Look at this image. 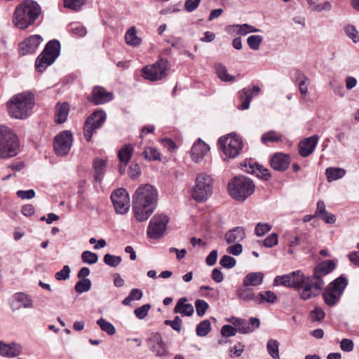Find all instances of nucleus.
<instances>
[{
    "label": "nucleus",
    "mask_w": 359,
    "mask_h": 359,
    "mask_svg": "<svg viewBox=\"0 0 359 359\" xmlns=\"http://www.w3.org/2000/svg\"><path fill=\"white\" fill-rule=\"evenodd\" d=\"M332 271H314L312 276H306L302 271L292 272L274 278L273 285H283L300 291L302 299L306 301L318 296L325 285L323 277Z\"/></svg>",
    "instance_id": "nucleus-1"
},
{
    "label": "nucleus",
    "mask_w": 359,
    "mask_h": 359,
    "mask_svg": "<svg viewBox=\"0 0 359 359\" xmlns=\"http://www.w3.org/2000/svg\"><path fill=\"white\" fill-rule=\"evenodd\" d=\"M158 191L151 184L140 185L133 196V212L135 219L142 222L149 219L157 206Z\"/></svg>",
    "instance_id": "nucleus-2"
},
{
    "label": "nucleus",
    "mask_w": 359,
    "mask_h": 359,
    "mask_svg": "<svg viewBox=\"0 0 359 359\" xmlns=\"http://www.w3.org/2000/svg\"><path fill=\"white\" fill-rule=\"evenodd\" d=\"M41 13L39 5L32 0H25L15 10L13 15L14 25L25 29L34 23Z\"/></svg>",
    "instance_id": "nucleus-3"
},
{
    "label": "nucleus",
    "mask_w": 359,
    "mask_h": 359,
    "mask_svg": "<svg viewBox=\"0 0 359 359\" xmlns=\"http://www.w3.org/2000/svg\"><path fill=\"white\" fill-rule=\"evenodd\" d=\"M34 104L33 94L24 92L12 97L7 102V109L12 118L25 119L31 114Z\"/></svg>",
    "instance_id": "nucleus-4"
},
{
    "label": "nucleus",
    "mask_w": 359,
    "mask_h": 359,
    "mask_svg": "<svg viewBox=\"0 0 359 359\" xmlns=\"http://www.w3.org/2000/svg\"><path fill=\"white\" fill-rule=\"evenodd\" d=\"M255 190L254 182L244 175L233 177L229 180L227 185V191L234 201L243 203L249 198Z\"/></svg>",
    "instance_id": "nucleus-5"
},
{
    "label": "nucleus",
    "mask_w": 359,
    "mask_h": 359,
    "mask_svg": "<svg viewBox=\"0 0 359 359\" xmlns=\"http://www.w3.org/2000/svg\"><path fill=\"white\" fill-rule=\"evenodd\" d=\"M18 147V140L13 130L0 125V158H8L16 156Z\"/></svg>",
    "instance_id": "nucleus-6"
},
{
    "label": "nucleus",
    "mask_w": 359,
    "mask_h": 359,
    "mask_svg": "<svg viewBox=\"0 0 359 359\" xmlns=\"http://www.w3.org/2000/svg\"><path fill=\"white\" fill-rule=\"evenodd\" d=\"M213 178L206 173L198 174L191 191L193 199L198 202H205L213 193Z\"/></svg>",
    "instance_id": "nucleus-7"
},
{
    "label": "nucleus",
    "mask_w": 359,
    "mask_h": 359,
    "mask_svg": "<svg viewBox=\"0 0 359 359\" xmlns=\"http://www.w3.org/2000/svg\"><path fill=\"white\" fill-rule=\"evenodd\" d=\"M60 51L59 41L57 40L50 41L36 60L35 66L37 71L42 72L47 67L53 64L59 56Z\"/></svg>",
    "instance_id": "nucleus-8"
},
{
    "label": "nucleus",
    "mask_w": 359,
    "mask_h": 359,
    "mask_svg": "<svg viewBox=\"0 0 359 359\" xmlns=\"http://www.w3.org/2000/svg\"><path fill=\"white\" fill-rule=\"evenodd\" d=\"M107 119V114L103 109L95 110L85 121L83 125V136L89 142L96 130L100 128Z\"/></svg>",
    "instance_id": "nucleus-9"
},
{
    "label": "nucleus",
    "mask_w": 359,
    "mask_h": 359,
    "mask_svg": "<svg viewBox=\"0 0 359 359\" xmlns=\"http://www.w3.org/2000/svg\"><path fill=\"white\" fill-rule=\"evenodd\" d=\"M169 69L168 60L161 57L154 64L144 67L142 72L145 79L156 81L164 79Z\"/></svg>",
    "instance_id": "nucleus-10"
},
{
    "label": "nucleus",
    "mask_w": 359,
    "mask_h": 359,
    "mask_svg": "<svg viewBox=\"0 0 359 359\" xmlns=\"http://www.w3.org/2000/svg\"><path fill=\"white\" fill-rule=\"evenodd\" d=\"M218 146L224 154L229 158H236L242 149V139L238 135H226L219 138Z\"/></svg>",
    "instance_id": "nucleus-11"
},
{
    "label": "nucleus",
    "mask_w": 359,
    "mask_h": 359,
    "mask_svg": "<svg viewBox=\"0 0 359 359\" xmlns=\"http://www.w3.org/2000/svg\"><path fill=\"white\" fill-rule=\"evenodd\" d=\"M170 219L164 214H156L150 220L147 230V235L151 239H159L166 233Z\"/></svg>",
    "instance_id": "nucleus-12"
},
{
    "label": "nucleus",
    "mask_w": 359,
    "mask_h": 359,
    "mask_svg": "<svg viewBox=\"0 0 359 359\" xmlns=\"http://www.w3.org/2000/svg\"><path fill=\"white\" fill-rule=\"evenodd\" d=\"M111 200L116 213L123 215L128 212L130 198L125 189L119 188L114 191L111 194Z\"/></svg>",
    "instance_id": "nucleus-13"
},
{
    "label": "nucleus",
    "mask_w": 359,
    "mask_h": 359,
    "mask_svg": "<svg viewBox=\"0 0 359 359\" xmlns=\"http://www.w3.org/2000/svg\"><path fill=\"white\" fill-rule=\"evenodd\" d=\"M114 99V93L108 92L104 87L94 86L91 93L87 97V100L94 105L107 103Z\"/></svg>",
    "instance_id": "nucleus-14"
},
{
    "label": "nucleus",
    "mask_w": 359,
    "mask_h": 359,
    "mask_svg": "<svg viewBox=\"0 0 359 359\" xmlns=\"http://www.w3.org/2000/svg\"><path fill=\"white\" fill-rule=\"evenodd\" d=\"M260 91V88L256 85L244 88L239 90L238 94L241 104L238 106V109L240 110H246L249 109L252 97L258 95Z\"/></svg>",
    "instance_id": "nucleus-15"
},
{
    "label": "nucleus",
    "mask_w": 359,
    "mask_h": 359,
    "mask_svg": "<svg viewBox=\"0 0 359 359\" xmlns=\"http://www.w3.org/2000/svg\"><path fill=\"white\" fill-rule=\"evenodd\" d=\"M149 349L157 357L165 356L168 353V347L163 341L161 335L158 332H154L151 334L147 340Z\"/></svg>",
    "instance_id": "nucleus-16"
},
{
    "label": "nucleus",
    "mask_w": 359,
    "mask_h": 359,
    "mask_svg": "<svg viewBox=\"0 0 359 359\" xmlns=\"http://www.w3.org/2000/svg\"><path fill=\"white\" fill-rule=\"evenodd\" d=\"M43 41V38L38 34L32 35L19 45V53L22 55L34 53Z\"/></svg>",
    "instance_id": "nucleus-17"
},
{
    "label": "nucleus",
    "mask_w": 359,
    "mask_h": 359,
    "mask_svg": "<svg viewBox=\"0 0 359 359\" xmlns=\"http://www.w3.org/2000/svg\"><path fill=\"white\" fill-rule=\"evenodd\" d=\"M319 140L318 135H313L302 140L298 144L299 155L303 158L309 156L315 150Z\"/></svg>",
    "instance_id": "nucleus-18"
},
{
    "label": "nucleus",
    "mask_w": 359,
    "mask_h": 359,
    "mask_svg": "<svg viewBox=\"0 0 359 359\" xmlns=\"http://www.w3.org/2000/svg\"><path fill=\"white\" fill-rule=\"evenodd\" d=\"M92 168L93 171L94 187L100 186L104 179L107 169V161L99 157L93 160Z\"/></svg>",
    "instance_id": "nucleus-19"
},
{
    "label": "nucleus",
    "mask_w": 359,
    "mask_h": 359,
    "mask_svg": "<svg viewBox=\"0 0 359 359\" xmlns=\"http://www.w3.org/2000/svg\"><path fill=\"white\" fill-rule=\"evenodd\" d=\"M291 163L290 156L283 153H276L270 158L271 167L276 171L284 172Z\"/></svg>",
    "instance_id": "nucleus-20"
},
{
    "label": "nucleus",
    "mask_w": 359,
    "mask_h": 359,
    "mask_svg": "<svg viewBox=\"0 0 359 359\" xmlns=\"http://www.w3.org/2000/svg\"><path fill=\"white\" fill-rule=\"evenodd\" d=\"M209 150V146L201 139H198L191 149V159L196 163L200 162Z\"/></svg>",
    "instance_id": "nucleus-21"
},
{
    "label": "nucleus",
    "mask_w": 359,
    "mask_h": 359,
    "mask_svg": "<svg viewBox=\"0 0 359 359\" xmlns=\"http://www.w3.org/2000/svg\"><path fill=\"white\" fill-rule=\"evenodd\" d=\"M53 147L57 156H63L67 154V130H63L55 137Z\"/></svg>",
    "instance_id": "nucleus-22"
},
{
    "label": "nucleus",
    "mask_w": 359,
    "mask_h": 359,
    "mask_svg": "<svg viewBox=\"0 0 359 359\" xmlns=\"http://www.w3.org/2000/svg\"><path fill=\"white\" fill-rule=\"evenodd\" d=\"M22 351L20 344L12 342L10 344H6L5 342L0 341V355L5 358H14L21 353Z\"/></svg>",
    "instance_id": "nucleus-23"
},
{
    "label": "nucleus",
    "mask_w": 359,
    "mask_h": 359,
    "mask_svg": "<svg viewBox=\"0 0 359 359\" xmlns=\"http://www.w3.org/2000/svg\"><path fill=\"white\" fill-rule=\"evenodd\" d=\"M13 302L12 306L15 309L20 308L30 309L33 307L32 298L24 292H17L13 296Z\"/></svg>",
    "instance_id": "nucleus-24"
},
{
    "label": "nucleus",
    "mask_w": 359,
    "mask_h": 359,
    "mask_svg": "<svg viewBox=\"0 0 359 359\" xmlns=\"http://www.w3.org/2000/svg\"><path fill=\"white\" fill-rule=\"evenodd\" d=\"M245 237V229L242 226H236L229 230L224 236L225 240L229 244L239 243L243 240Z\"/></svg>",
    "instance_id": "nucleus-25"
},
{
    "label": "nucleus",
    "mask_w": 359,
    "mask_h": 359,
    "mask_svg": "<svg viewBox=\"0 0 359 359\" xmlns=\"http://www.w3.org/2000/svg\"><path fill=\"white\" fill-rule=\"evenodd\" d=\"M90 271H79L78 278L80 280L75 285V290L79 293L88 291L91 287V281L86 277L90 274Z\"/></svg>",
    "instance_id": "nucleus-26"
},
{
    "label": "nucleus",
    "mask_w": 359,
    "mask_h": 359,
    "mask_svg": "<svg viewBox=\"0 0 359 359\" xmlns=\"http://www.w3.org/2000/svg\"><path fill=\"white\" fill-rule=\"evenodd\" d=\"M264 273L262 272H250L243 279L244 286L256 287L262 284Z\"/></svg>",
    "instance_id": "nucleus-27"
},
{
    "label": "nucleus",
    "mask_w": 359,
    "mask_h": 359,
    "mask_svg": "<svg viewBox=\"0 0 359 359\" xmlns=\"http://www.w3.org/2000/svg\"><path fill=\"white\" fill-rule=\"evenodd\" d=\"M134 151V147L130 144H126L118 151L119 161L126 167L130 161Z\"/></svg>",
    "instance_id": "nucleus-28"
},
{
    "label": "nucleus",
    "mask_w": 359,
    "mask_h": 359,
    "mask_svg": "<svg viewBox=\"0 0 359 359\" xmlns=\"http://www.w3.org/2000/svg\"><path fill=\"white\" fill-rule=\"evenodd\" d=\"M187 302L186 297H182L179 299L175 309V313H181L184 316H191L194 313V307L191 304H185Z\"/></svg>",
    "instance_id": "nucleus-29"
},
{
    "label": "nucleus",
    "mask_w": 359,
    "mask_h": 359,
    "mask_svg": "<svg viewBox=\"0 0 359 359\" xmlns=\"http://www.w3.org/2000/svg\"><path fill=\"white\" fill-rule=\"evenodd\" d=\"M348 285V279L344 274H341L338 278L332 281L327 287L331 288L335 292L342 295Z\"/></svg>",
    "instance_id": "nucleus-30"
},
{
    "label": "nucleus",
    "mask_w": 359,
    "mask_h": 359,
    "mask_svg": "<svg viewBox=\"0 0 359 359\" xmlns=\"http://www.w3.org/2000/svg\"><path fill=\"white\" fill-rule=\"evenodd\" d=\"M294 79L298 84L301 94L306 95L308 91L309 78L302 71L296 69Z\"/></svg>",
    "instance_id": "nucleus-31"
},
{
    "label": "nucleus",
    "mask_w": 359,
    "mask_h": 359,
    "mask_svg": "<svg viewBox=\"0 0 359 359\" xmlns=\"http://www.w3.org/2000/svg\"><path fill=\"white\" fill-rule=\"evenodd\" d=\"M322 295L325 303L330 306L335 305L341 297V294L337 292H335L327 286L325 288Z\"/></svg>",
    "instance_id": "nucleus-32"
},
{
    "label": "nucleus",
    "mask_w": 359,
    "mask_h": 359,
    "mask_svg": "<svg viewBox=\"0 0 359 359\" xmlns=\"http://www.w3.org/2000/svg\"><path fill=\"white\" fill-rule=\"evenodd\" d=\"M236 295L241 299H243L245 302L254 301L256 302L257 297L253 292L252 288H250L248 286H240L236 290Z\"/></svg>",
    "instance_id": "nucleus-33"
},
{
    "label": "nucleus",
    "mask_w": 359,
    "mask_h": 359,
    "mask_svg": "<svg viewBox=\"0 0 359 359\" xmlns=\"http://www.w3.org/2000/svg\"><path fill=\"white\" fill-rule=\"evenodd\" d=\"M67 118V103L58 102L55 107V121L56 123L61 124L65 123Z\"/></svg>",
    "instance_id": "nucleus-34"
},
{
    "label": "nucleus",
    "mask_w": 359,
    "mask_h": 359,
    "mask_svg": "<svg viewBox=\"0 0 359 359\" xmlns=\"http://www.w3.org/2000/svg\"><path fill=\"white\" fill-rule=\"evenodd\" d=\"M346 175V170L341 168L329 167L325 170L327 180L330 182L342 178Z\"/></svg>",
    "instance_id": "nucleus-35"
},
{
    "label": "nucleus",
    "mask_w": 359,
    "mask_h": 359,
    "mask_svg": "<svg viewBox=\"0 0 359 359\" xmlns=\"http://www.w3.org/2000/svg\"><path fill=\"white\" fill-rule=\"evenodd\" d=\"M126 43L131 46L137 47L142 43V39L137 36V31L135 27H131L125 34Z\"/></svg>",
    "instance_id": "nucleus-36"
},
{
    "label": "nucleus",
    "mask_w": 359,
    "mask_h": 359,
    "mask_svg": "<svg viewBox=\"0 0 359 359\" xmlns=\"http://www.w3.org/2000/svg\"><path fill=\"white\" fill-rule=\"evenodd\" d=\"M215 72L219 79L224 82H232L235 76L228 73L226 67L222 63H216L215 65Z\"/></svg>",
    "instance_id": "nucleus-37"
},
{
    "label": "nucleus",
    "mask_w": 359,
    "mask_h": 359,
    "mask_svg": "<svg viewBox=\"0 0 359 359\" xmlns=\"http://www.w3.org/2000/svg\"><path fill=\"white\" fill-rule=\"evenodd\" d=\"M277 300L276 294L272 291L261 292L258 294L256 299V303L262 304L264 302L273 304Z\"/></svg>",
    "instance_id": "nucleus-38"
},
{
    "label": "nucleus",
    "mask_w": 359,
    "mask_h": 359,
    "mask_svg": "<svg viewBox=\"0 0 359 359\" xmlns=\"http://www.w3.org/2000/svg\"><path fill=\"white\" fill-rule=\"evenodd\" d=\"M231 28H235L238 35L244 36L249 33L259 32L260 30L255 28L252 25L249 24L243 25H233L231 26Z\"/></svg>",
    "instance_id": "nucleus-39"
},
{
    "label": "nucleus",
    "mask_w": 359,
    "mask_h": 359,
    "mask_svg": "<svg viewBox=\"0 0 359 359\" xmlns=\"http://www.w3.org/2000/svg\"><path fill=\"white\" fill-rule=\"evenodd\" d=\"M266 349L268 353L273 359H279V342L273 339H270L266 344Z\"/></svg>",
    "instance_id": "nucleus-40"
},
{
    "label": "nucleus",
    "mask_w": 359,
    "mask_h": 359,
    "mask_svg": "<svg viewBox=\"0 0 359 359\" xmlns=\"http://www.w3.org/2000/svg\"><path fill=\"white\" fill-rule=\"evenodd\" d=\"M309 8L315 12H321L323 11H329L332 9V4L330 1H325L323 4H317L313 0H306Z\"/></svg>",
    "instance_id": "nucleus-41"
},
{
    "label": "nucleus",
    "mask_w": 359,
    "mask_h": 359,
    "mask_svg": "<svg viewBox=\"0 0 359 359\" xmlns=\"http://www.w3.org/2000/svg\"><path fill=\"white\" fill-rule=\"evenodd\" d=\"M241 165L243 168V171L251 175H255L259 165L258 163L252 158L245 160Z\"/></svg>",
    "instance_id": "nucleus-42"
},
{
    "label": "nucleus",
    "mask_w": 359,
    "mask_h": 359,
    "mask_svg": "<svg viewBox=\"0 0 359 359\" xmlns=\"http://www.w3.org/2000/svg\"><path fill=\"white\" fill-rule=\"evenodd\" d=\"M233 325L237 329V332L241 334H248L252 332V329L250 328V324L245 319L235 318Z\"/></svg>",
    "instance_id": "nucleus-43"
},
{
    "label": "nucleus",
    "mask_w": 359,
    "mask_h": 359,
    "mask_svg": "<svg viewBox=\"0 0 359 359\" xmlns=\"http://www.w3.org/2000/svg\"><path fill=\"white\" fill-rule=\"evenodd\" d=\"M211 330V323L209 320H204L197 325L196 334L198 337H205Z\"/></svg>",
    "instance_id": "nucleus-44"
},
{
    "label": "nucleus",
    "mask_w": 359,
    "mask_h": 359,
    "mask_svg": "<svg viewBox=\"0 0 359 359\" xmlns=\"http://www.w3.org/2000/svg\"><path fill=\"white\" fill-rule=\"evenodd\" d=\"M142 156L145 159L150 161L160 160L161 158L160 152L152 147H146L142 152Z\"/></svg>",
    "instance_id": "nucleus-45"
},
{
    "label": "nucleus",
    "mask_w": 359,
    "mask_h": 359,
    "mask_svg": "<svg viewBox=\"0 0 359 359\" xmlns=\"http://www.w3.org/2000/svg\"><path fill=\"white\" fill-rule=\"evenodd\" d=\"M97 324L100 326V329L105 332L109 335H113L116 332L114 326L107 320L101 318L97 320Z\"/></svg>",
    "instance_id": "nucleus-46"
},
{
    "label": "nucleus",
    "mask_w": 359,
    "mask_h": 359,
    "mask_svg": "<svg viewBox=\"0 0 359 359\" xmlns=\"http://www.w3.org/2000/svg\"><path fill=\"white\" fill-rule=\"evenodd\" d=\"M280 140L281 136L278 135L274 130H270L264 133L261 137V140L263 144H267L269 142H278L280 141Z\"/></svg>",
    "instance_id": "nucleus-47"
},
{
    "label": "nucleus",
    "mask_w": 359,
    "mask_h": 359,
    "mask_svg": "<svg viewBox=\"0 0 359 359\" xmlns=\"http://www.w3.org/2000/svg\"><path fill=\"white\" fill-rule=\"evenodd\" d=\"M263 41V37L260 35H251L247 39V43L248 46L253 50H257L259 48L260 44Z\"/></svg>",
    "instance_id": "nucleus-48"
},
{
    "label": "nucleus",
    "mask_w": 359,
    "mask_h": 359,
    "mask_svg": "<svg viewBox=\"0 0 359 359\" xmlns=\"http://www.w3.org/2000/svg\"><path fill=\"white\" fill-rule=\"evenodd\" d=\"M272 226L269 223L259 222L255 227V234L257 236H263L271 231Z\"/></svg>",
    "instance_id": "nucleus-49"
},
{
    "label": "nucleus",
    "mask_w": 359,
    "mask_h": 359,
    "mask_svg": "<svg viewBox=\"0 0 359 359\" xmlns=\"http://www.w3.org/2000/svg\"><path fill=\"white\" fill-rule=\"evenodd\" d=\"M121 262L120 256L106 254L104 257V262L110 267L116 268Z\"/></svg>",
    "instance_id": "nucleus-50"
},
{
    "label": "nucleus",
    "mask_w": 359,
    "mask_h": 359,
    "mask_svg": "<svg viewBox=\"0 0 359 359\" xmlns=\"http://www.w3.org/2000/svg\"><path fill=\"white\" fill-rule=\"evenodd\" d=\"M83 262L88 264H93L97 262L98 256L96 253L86 250L81 255Z\"/></svg>",
    "instance_id": "nucleus-51"
},
{
    "label": "nucleus",
    "mask_w": 359,
    "mask_h": 359,
    "mask_svg": "<svg viewBox=\"0 0 359 359\" xmlns=\"http://www.w3.org/2000/svg\"><path fill=\"white\" fill-rule=\"evenodd\" d=\"M195 307L196 313L198 316L202 317L205 315L209 308V304L203 299H197L195 302Z\"/></svg>",
    "instance_id": "nucleus-52"
},
{
    "label": "nucleus",
    "mask_w": 359,
    "mask_h": 359,
    "mask_svg": "<svg viewBox=\"0 0 359 359\" xmlns=\"http://www.w3.org/2000/svg\"><path fill=\"white\" fill-rule=\"evenodd\" d=\"M236 259L227 255L222 256L219 260V264L222 267L225 269H231L236 265Z\"/></svg>",
    "instance_id": "nucleus-53"
},
{
    "label": "nucleus",
    "mask_w": 359,
    "mask_h": 359,
    "mask_svg": "<svg viewBox=\"0 0 359 359\" xmlns=\"http://www.w3.org/2000/svg\"><path fill=\"white\" fill-rule=\"evenodd\" d=\"M278 243V236L276 233L269 234L263 241L262 245L271 248Z\"/></svg>",
    "instance_id": "nucleus-54"
},
{
    "label": "nucleus",
    "mask_w": 359,
    "mask_h": 359,
    "mask_svg": "<svg viewBox=\"0 0 359 359\" xmlns=\"http://www.w3.org/2000/svg\"><path fill=\"white\" fill-rule=\"evenodd\" d=\"M164 324L170 326L175 331L180 332L182 330V320L179 316H176L172 320H165L164 321Z\"/></svg>",
    "instance_id": "nucleus-55"
},
{
    "label": "nucleus",
    "mask_w": 359,
    "mask_h": 359,
    "mask_svg": "<svg viewBox=\"0 0 359 359\" xmlns=\"http://www.w3.org/2000/svg\"><path fill=\"white\" fill-rule=\"evenodd\" d=\"M151 307V304H144L142 306L135 309L134 313L138 319L142 320L148 315V312Z\"/></svg>",
    "instance_id": "nucleus-56"
},
{
    "label": "nucleus",
    "mask_w": 359,
    "mask_h": 359,
    "mask_svg": "<svg viewBox=\"0 0 359 359\" xmlns=\"http://www.w3.org/2000/svg\"><path fill=\"white\" fill-rule=\"evenodd\" d=\"M346 35L352 39L353 43L359 42V35L357 29L353 25H348L345 27Z\"/></svg>",
    "instance_id": "nucleus-57"
},
{
    "label": "nucleus",
    "mask_w": 359,
    "mask_h": 359,
    "mask_svg": "<svg viewBox=\"0 0 359 359\" xmlns=\"http://www.w3.org/2000/svg\"><path fill=\"white\" fill-rule=\"evenodd\" d=\"M255 175L265 181H269L271 178V175L269 170L260 164L259 165V168L257 169V172H256Z\"/></svg>",
    "instance_id": "nucleus-58"
},
{
    "label": "nucleus",
    "mask_w": 359,
    "mask_h": 359,
    "mask_svg": "<svg viewBox=\"0 0 359 359\" xmlns=\"http://www.w3.org/2000/svg\"><path fill=\"white\" fill-rule=\"evenodd\" d=\"M70 29L72 33L76 36L83 37L87 34L86 27L80 25L71 24Z\"/></svg>",
    "instance_id": "nucleus-59"
},
{
    "label": "nucleus",
    "mask_w": 359,
    "mask_h": 359,
    "mask_svg": "<svg viewBox=\"0 0 359 359\" xmlns=\"http://www.w3.org/2000/svg\"><path fill=\"white\" fill-rule=\"evenodd\" d=\"M236 327H234L231 325H224L221 330V334L224 337H229L234 336L236 334Z\"/></svg>",
    "instance_id": "nucleus-60"
},
{
    "label": "nucleus",
    "mask_w": 359,
    "mask_h": 359,
    "mask_svg": "<svg viewBox=\"0 0 359 359\" xmlns=\"http://www.w3.org/2000/svg\"><path fill=\"white\" fill-rule=\"evenodd\" d=\"M18 198L22 199V200H29L35 197L36 193L34 189H29V190H18L16 193Z\"/></svg>",
    "instance_id": "nucleus-61"
},
{
    "label": "nucleus",
    "mask_w": 359,
    "mask_h": 359,
    "mask_svg": "<svg viewBox=\"0 0 359 359\" xmlns=\"http://www.w3.org/2000/svg\"><path fill=\"white\" fill-rule=\"evenodd\" d=\"M336 262L334 259H328L323 261L313 269H335Z\"/></svg>",
    "instance_id": "nucleus-62"
},
{
    "label": "nucleus",
    "mask_w": 359,
    "mask_h": 359,
    "mask_svg": "<svg viewBox=\"0 0 359 359\" xmlns=\"http://www.w3.org/2000/svg\"><path fill=\"white\" fill-rule=\"evenodd\" d=\"M201 0H186L184 2V9L191 13L196 10L200 4Z\"/></svg>",
    "instance_id": "nucleus-63"
},
{
    "label": "nucleus",
    "mask_w": 359,
    "mask_h": 359,
    "mask_svg": "<svg viewBox=\"0 0 359 359\" xmlns=\"http://www.w3.org/2000/svg\"><path fill=\"white\" fill-rule=\"evenodd\" d=\"M85 4L86 0H69V9L79 11Z\"/></svg>",
    "instance_id": "nucleus-64"
}]
</instances>
